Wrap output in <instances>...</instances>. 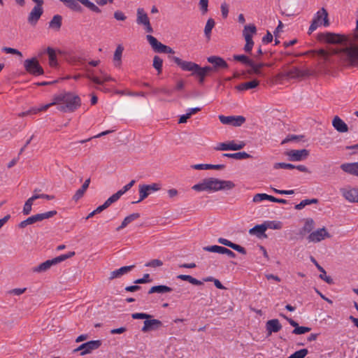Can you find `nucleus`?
I'll list each match as a JSON object with an SVG mask.
<instances>
[{"label":"nucleus","mask_w":358,"mask_h":358,"mask_svg":"<svg viewBox=\"0 0 358 358\" xmlns=\"http://www.w3.org/2000/svg\"><path fill=\"white\" fill-rule=\"evenodd\" d=\"M53 103L62 113H73L81 106L80 96L71 92H62L53 96Z\"/></svg>","instance_id":"obj_1"},{"label":"nucleus","mask_w":358,"mask_h":358,"mask_svg":"<svg viewBox=\"0 0 358 358\" xmlns=\"http://www.w3.org/2000/svg\"><path fill=\"white\" fill-rule=\"evenodd\" d=\"M235 187V184L231 180H220L216 178H207L198 184L192 186V189L197 192H217L221 190H231Z\"/></svg>","instance_id":"obj_2"},{"label":"nucleus","mask_w":358,"mask_h":358,"mask_svg":"<svg viewBox=\"0 0 358 358\" xmlns=\"http://www.w3.org/2000/svg\"><path fill=\"white\" fill-rule=\"evenodd\" d=\"M61 2L64 3L67 8L73 10V11H80L81 10V6L78 3L83 4L85 7L88 8L90 10L95 13H101V10L95 5L93 2L90 0H59Z\"/></svg>","instance_id":"obj_3"},{"label":"nucleus","mask_w":358,"mask_h":358,"mask_svg":"<svg viewBox=\"0 0 358 358\" xmlns=\"http://www.w3.org/2000/svg\"><path fill=\"white\" fill-rule=\"evenodd\" d=\"M322 19L323 20V25L327 27L329 25L328 19V13L324 8H322L319 11L317 12L314 16L310 26L308 29V34H310L314 31L320 24H322Z\"/></svg>","instance_id":"obj_4"},{"label":"nucleus","mask_w":358,"mask_h":358,"mask_svg":"<svg viewBox=\"0 0 358 358\" xmlns=\"http://www.w3.org/2000/svg\"><path fill=\"white\" fill-rule=\"evenodd\" d=\"M57 213V212L56 210H51V211H48V212H45V213H38V214L34 215L32 216L29 217L26 220L22 221L18 224V227L21 229H24L29 224H32L37 222H41L43 220L52 217L53 216L56 215Z\"/></svg>","instance_id":"obj_5"},{"label":"nucleus","mask_w":358,"mask_h":358,"mask_svg":"<svg viewBox=\"0 0 358 358\" xmlns=\"http://www.w3.org/2000/svg\"><path fill=\"white\" fill-rule=\"evenodd\" d=\"M309 75V72L308 70H300L296 67H292L289 69L284 70L280 72L277 75V78L280 80L283 79H292V78H299L302 77H305Z\"/></svg>","instance_id":"obj_6"},{"label":"nucleus","mask_w":358,"mask_h":358,"mask_svg":"<svg viewBox=\"0 0 358 358\" xmlns=\"http://www.w3.org/2000/svg\"><path fill=\"white\" fill-rule=\"evenodd\" d=\"M102 342L100 340L90 341L81 344L77 348L74 349L73 352L74 353L77 352H80V355L85 356L86 355L92 353V351L99 348Z\"/></svg>","instance_id":"obj_7"},{"label":"nucleus","mask_w":358,"mask_h":358,"mask_svg":"<svg viewBox=\"0 0 358 358\" xmlns=\"http://www.w3.org/2000/svg\"><path fill=\"white\" fill-rule=\"evenodd\" d=\"M146 38L155 52L158 53H175V51L171 48L162 44L153 36L147 35Z\"/></svg>","instance_id":"obj_8"},{"label":"nucleus","mask_w":358,"mask_h":358,"mask_svg":"<svg viewBox=\"0 0 358 358\" xmlns=\"http://www.w3.org/2000/svg\"><path fill=\"white\" fill-rule=\"evenodd\" d=\"M136 23L143 26L146 32H153L148 15L143 8H138L136 10Z\"/></svg>","instance_id":"obj_9"},{"label":"nucleus","mask_w":358,"mask_h":358,"mask_svg":"<svg viewBox=\"0 0 358 358\" xmlns=\"http://www.w3.org/2000/svg\"><path fill=\"white\" fill-rule=\"evenodd\" d=\"M25 70L30 74L34 76L43 75L44 71L38 63L36 58L27 59L24 62Z\"/></svg>","instance_id":"obj_10"},{"label":"nucleus","mask_w":358,"mask_h":358,"mask_svg":"<svg viewBox=\"0 0 358 358\" xmlns=\"http://www.w3.org/2000/svg\"><path fill=\"white\" fill-rule=\"evenodd\" d=\"M345 39L344 36L331 32L320 33L317 35V40L319 41L330 44L341 43Z\"/></svg>","instance_id":"obj_11"},{"label":"nucleus","mask_w":358,"mask_h":358,"mask_svg":"<svg viewBox=\"0 0 358 358\" xmlns=\"http://www.w3.org/2000/svg\"><path fill=\"white\" fill-rule=\"evenodd\" d=\"M74 255L75 252H69L67 254L62 255L52 259L46 260L45 262L38 264L35 268H50L51 266H55L58 263L64 262Z\"/></svg>","instance_id":"obj_12"},{"label":"nucleus","mask_w":358,"mask_h":358,"mask_svg":"<svg viewBox=\"0 0 358 358\" xmlns=\"http://www.w3.org/2000/svg\"><path fill=\"white\" fill-rule=\"evenodd\" d=\"M159 189H160V185L157 183L139 185V199L136 201H133L132 203L142 201L148 196L151 192L158 191Z\"/></svg>","instance_id":"obj_13"},{"label":"nucleus","mask_w":358,"mask_h":358,"mask_svg":"<svg viewBox=\"0 0 358 358\" xmlns=\"http://www.w3.org/2000/svg\"><path fill=\"white\" fill-rule=\"evenodd\" d=\"M310 152L306 149L291 150L287 151L285 155L288 159L292 162H299L306 159L309 156Z\"/></svg>","instance_id":"obj_14"},{"label":"nucleus","mask_w":358,"mask_h":358,"mask_svg":"<svg viewBox=\"0 0 358 358\" xmlns=\"http://www.w3.org/2000/svg\"><path fill=\"white\" fill-rule=\"evenodd\" d=\"M220 121L224 124H229L234 127H239L245 122V118L243 116H224L222 115H219Z\"/></svg>","instance_id":"obj_15"},{"label":"nucleus","mask_w":358,"mask_h":358,"mask_svg":"<svg viewBox=\"0 0 358 358\" xmlns=\"http://www.w3.org/2000/svg\"><path fill=\"white\" fill-rule=\"evenodd\" d=\"M331 236L329 234L325 227L318 229L312 231L308 236V240L310 242L318 243L327 238H331Z\"/></svg>","instance_id":"obj_16"},{"label":"nucleus","mask_w":358,"mask_h":358,"mask_svg":"<svg viewBox=\"0 0 358 358\" xmlns=\"http://www.w3.org/2000/svg\"><path fill=\"white\" fill-rule=\"evenodd\" d=\"M171 59L183 71H192V75H194L195 71H198L199 65L196 63L183 61L178 57H173Z\"/></svg>","instance_id":"obj_17"},{"label":"nucleus","mask_w":358,"mask_h":358,"mask_svg":"<svg viewBox=\"0 0 358 358\" xmlns=\"http://www.w3.org/2000/svg\"><path fill=\"white\" fill-rule=\"evenodd\" d=\"M245 145V143L243 141L236 143L234 141H231L227 143H220L214 149L215 150H239L243 149Z\"/></svg>","instance_id":"obj_18"},{"label":"nucleus","mask_w":358,"mask_h":358,"mask_svg":"<svg viewBox=\"0 0 358 358\" xmlns=\"http://www.w3.org/2000/svg\"><path fill=\"white\" fill-rule=\"evenodd\" d=\"M346 58L352 66L358 65V46H351L344 50Z\"/></svg>","instance_id":"obj_19"},{"label":"nucleus","mask_w":358,"mask_h":358,"mask_svg":"<svg viewBox=\"0 0 358 358\" xmlns=\"http://www.w3.org/2000/svg\"><path fill=\"white\" fill-rule=\"evenodd\" d=\"M207 61L213 64L214 71H217L219 69H225L229 67L228 64L226 61L218 56H210L207 58Z\"/></svg>","instance_id":"obj_20"},{"label":"nucleus","mask_w":358,"mask_h":358,"mask_svg":"<svg viewBox=\"0 0 358 358\" xmlns=\"http://www.w3.org/2000/svg\"><path fill=\"white\" fill-rule=\"evenodd\" d=\"M162 326V323L160 320L157 319H147L143 322V327L141 331L143 332H148L151 330H156Z\"/></svg>","instance_id":"obj_21"},{"label":"nucleus","mask_w":358,"mask_h":358,"mask_svg":"<svg viewBox=\"0 0 358 358\" xmlns=\"http://www.w3.org/2000/svg\"><path fill=\"white\" fill-rule=\"evenodd\" d=\"M43 13V7L34 6L28 16V22L35 25Z\"/></svg>","instance_id":"obj_22"},{"label":"nucleus","mask_w":358,"mask_h":358,"mask_svg":"<svg viewBox=\"0 0 358 358\" xmlns=\"http://www.w3.org/2000/svg\"><path fill=\"white\" fill-rule=\"evenodd\" d=\"M357 188H343L341 189L343 196L350 202L357 203Z\"/></svg>","instance_id":"obj_23"},{"label":"nucleus","mask_w":358,"mask_h":358,"mask_svg":"<svg viewBox=\"0 0 358 358\" xmlns=\"http://www.w3.org/2000/svg\"><path fill=\"white\" fill-rule=\"evenodd\" d=\"M218 243H220V244H222L225 246H227V247H229L231 248H232L233 250L243 254V255H245L246 254V250L245 248L242 247L241 245H238V244H236V243H234L232 242H231L230 241L226 239V238H218Z\"/></svg>","instance_id":"obj_24"},{"label":"nucleus","mask_w":358,"mask_h":358,"mask_svg":"<svg viewBox=\"0 0 358 358\" xmlns=\"http://www.w3.org/2000/svg\"><path fill=\"white\" fill-rule=\"evenodd\" d=\"M285 318L288 321L291 326L294 327V329L292 331V334H303L311 330V329L308 327H299L298 323L292 318H289L287 317H285Z\"/></svg>","instance_id":"obj_25"},{"label":"nucleus","mask_w":358,"mask_h":358,"mask_svg":"<svg viewBox=\"0 0 358 358\" xmlns=\"http://www.w3.org/2000/svg\"><path fill=\"white\" fill-rule=\"evenodd\" d=\"M266 327L268 334L271 335L272 333L278 332L281 329L282 325L278 319H272L267 321Z\"/></svg>","instance_id":"obj_26"},{"label":"nucleus","mask_w":358,"mask_h":358,"mask_svg":"<svg viewBox=\"0 0 358 358\" xmlns=\"http://www.w3.org/2000/svg\"><path fill=\"white\" fill-rule=\"evenodd\" d=\"M266 231V227H265L264 224H257L254 227L251 228L249 230V234L250 235H255L257 238H266L267 236L265 234V231Z\"/></svg>","instance_id":"obj_27"},{"label":"nucleus","mask_w":358,"mask_h":358,"mask_svg":"<svg viewBox=\"0 0 358 358\" xmlns=\"http://www.w3.org/2000/svg\"><path fill=\"white\" fill-rule=\"evenodd\" d=\"M257 31L256 27L254 24L245 25L243 31V35L246 43H254L252 41V34Z\"/></svg>","instance_id":"obj_28"},{"label":"nucleus","mask_w":358,"mask_h":358,"mask_svg":"<svg viewBox=\"0 0 358 358\" xmlns=\"http://www.w3.org/2000/svg\"><path fill=\"white\" fill-rule=\"evenodd\" d=\"M341 169L345 173L358 176V162L343 164Z\"/></svg>","instance_id":"obj_29"},{"label":"nucleus","mask_w":358,"mask_h":358,"mask_svg":"<svg viewBox=\"0 0 358 358\" xmlns=\"http://www.w3.org/2000/svg\"><path fill=\"white\" fill-rule=\"evenodd\" d=\"M332 125L336 131L345 133L348 131V125L338 116H335L332 120Z\"/></svg>","instance_id":"obj_30"},{"label":"nucleus","mask_w":358,"mask_h":358,"mask_svg":"<svg viewBox=\"0 0 358 358\" xmlns=\"http://www.w3.org/2000/svg\"><path fill=\"white\" fill-rule=\"evenodd\" d=\"M259 85V81L257 79H253L250 81L242 83L237 85L236 88L238 91H245L256 88Z\"/></svg>","instance_id":"obj_31"},{"label":"nucleus","mask_w":358,"mask_h":358,"mask_svg":"<svg viewBox=\"0 0 358 358\" xmlns=\"http://www.w3.org/2000/svg\"><path fill=\"white\" fill-rule=\"evenodd\" d=\"M192 169L196 170H207V169H215L222 170L224 169L225 165L224 164H198L191 166Z\"/></svg>","instance_id":"obj_32"},{"label":"nucleus","mask_w":358,"mask_h":358,"mask_svg":"<svg viewBox=\"0 0 358 358\" xmlns=\"http://www.w3.org/2000/svg\"><path fill=\"white\" fill-rule=\"evenodd\" d=\"M315 227V222L312 218L305 220V224L300 231V234H310Z\"/></svg>","instance_id":"obj_33"},{"label":"nucleus","mask_w":358,"mask_h":358,"mask_svg":"<svg viewBox=\"0 0 358 358\" xmlns=\"http://www.w3.org/2000/svg\"><path fill=\"white\" fill-rule=\"evenodd\" d=\"M62 24V17L60 15H55L49 22V27L55 31H59Z\"/></svg>","instance_id":"obj_34"},{"label":"nucleus","mask_w":358,"mask_h":358,"mask_svg":"<svg viewBox=\"0 0 358 358\" xmlns=\"http://www.w3.org/2000/svg\"><path fill=\"white\" fill-rule=\"evenodd\" d=\"M248 66H250V69H248L246 71L248 74L256 75L259 77L262 78L266 76V74L264 71L259 69L258 68L256 67V66L255 65V62L253 60L251 62V64H250Z\"/></svg>","instance_id":"obj_35"},{"label":"nucleus","mask_w":358,"mask_h":358,"mask_svg":"<svg viewBox=\"0 0 358 358\" xmlns=\"http://www.w3.org/2000/svg\"><path fill=\"white\" fill-rule=\"evenodd\" d=\"M171 291H172L171 287H168L166 285H156V286L152 287L149 289L148 294H151L153 293L164 294V293H167V292H171Z\"/></svg>","instance_id":"obj_36"},{"label":"nucleus","mask_w":358,"mask_h":358,"mask_svg":"<svg viewBox=\"0 0 358 358\" xmlns=\"http://www.w3.org/2000/svg\"><path fill=\"white\" fill-rule=\"evenodd\" d=\"M124 50V47L122 45H118L114 52L113 60L115 66H120L122 64V55Z\"/></svg>","instance_id":"obj_37"},{"label":"nucleus","mask_w":358,"mask_h":358,"mask_svg":"<svg viewBox=\"0 0 358 358\" xmlns=\"http://www.w3.org/2000/svg\"><path fill=\"white\" fill-rule=\"evenodd\" d=\"M222 157H228V158H233L236 159H248L251 158L252 156L249 154H248L245 152H239L236 153H224L222 154Z\"/></svg>","instance_id":"obj_38"},{"label":"nucleus","mask_w":358,"mask_h":358,"mask_svg":"<svg viewBox=\"0 0 358 358\" xmlns=\"http://www.w3.org/2000/svg\"><path fill=\"white\" fill-rule=\"evenodd\" d=\"M138 217H140V214L138 213H132L128 216H127L124 220L122 221V224L120 226H119L117 228V231H120L122 229H124V227H126L130 222H131L132 221L138 219Z\"/></svg>","instance_id":"obj_39"},{"label":"nucleus","mask_w":358,"mask_h":358,"mask_svg":"<svg viewBox=\"0 0 358 358\" xmlns=\"http://www.w3.org/2000/svg\"><path fill=\"white\" fill-rule=\"evenodd\" d=\"M135 182H136V181L134 180H132L127 185H124L122 189H120L116 193L113 194L112 196L117 201L121 197L122 195H123L126 192H127L132 187V186L134 185Z\"/></svg>","instance_id":"obj_40"},{"label":"nucleus","mask_w":358,"mask_h":358,"mask_svg":"<svg viewBox=\"0 0 358 358\" xmlns=\"http://www.w3.org/2000/svg\"><path fill=\"white\" fill-rule=\"evenodd\" d=\"M49 57V64L52 67H55L57 65V56L55 51L50 47H48L46 50Z\"/></svg>","instance_id":"obj_41"},{"label":"nucleus","mask_w":358,"mask_h":358,"mask_svg":"<svg viewBox=\"0 0 358 358\" xmlns=\"http://www.w3.org/2000/svg\"><path fill=\"white\" fill-rule=\"evenodd\" d=\"M215 22L213 18H209L207 20V22L204 28V34L208 39H210V38L211 31L213 28L215 27Z\"/></svg>","instance_id":"obj_42"},{"label":"nucleus","mask_w":358,"mask_h":358,"mask_svg":"<svg viewBox=\"0 0 358 358\" xmlns=\"http://www.w3.org/2000/svg\"><path fill=\"white\" fill-rule=\"evenodd\" d=\"M116 201L115 199L111 196H110L104 203L103 204L98 206L95 210V213L96 214L101 213L105 209L108 208L112 203H115Z\"/></svg>","instance_id":"obj_43"},{"label":"nucleus","mask_w":358,"mask_h":358,"mask_svg":"<svg viewBox=\"0 0 358 358\" xmlns=\"http://www.w3.org/2000/svg\"><path fill=\"white\" fill-rule=\"evenodd\" d=\"M178 278L181 279L182 280L188 281L189 282L195 285H201L203 284V282L198 280L197 279L189 275H178Z\"/></svg>","instance_id":"obj_44"},{"label":"nucleus","mask_w":358,"mask_h":358,"mask_svg":"<svg viewBox=\"0 0 358 358\" xmlns=\"http://www.w3.org/2000/svg\"><path fill=\"white\" fill-rule=\"evenodd\" d=\"M233 59L234 60L240 62L248 66H249L250 64H251V62L252 61L251 59H250L248 56L245 55H234L233 56Z\"/></svg>","instance_id":"obj_45"},{"label":"nucleus","mask_w":358,"mask_h":358,"mask_svg":"<svg viewBox=\"0 0 358 358\" xmlns=\"http://www.w3.org/2000/svg\"><path fill=\"white\" fill-rule=\"evenodd\" d=\"M318 199H304L301 201L299 204L295 206V209L301 210L307 205H310L313 203H317Z\"/></svg>","instance_id":"obj_46"},{"label":"nucleus","mask_w":358,"mask_h":358,"mask_svg":"<svg viewBox=\"0 0 358 358\" xmlns=\"http://www.w3.org/2000/svg\"><path fill=\"white\" fill-rule=\"evenodd\" d=\"M264 224L266 227V229H280L282 227V224L280 221H266Z\"/></svg>","instance_id":"obj_47"},{"label":"nucleus","mask_w":358,"mask_h":358,"mask_svg":"<svg viewBox=\"0 0 358 358\" xmlns=\"http://www.w3.org/2000/svg\"><path fill=\"white\" fill-rule=\"evenodd\" d=\"M163 60L159 56H155L153 58V67L157 71L158 74L162 71Z\"/></svg>","instance_id":"obj_48"},{"label":"nucleus","mask_w":358,"mask_h":358,"mask_svg":"<svg viewBox=\"0 0 358 358\" xmlns=\"http://www.w3.org/2000/svg\"><path fill=\"white\" fill-rule=\"evenodd\" d=\"M303 138H304V136H303V135L289 134L282 141V144H285L289 141H299Z\"/></svg>","instance_id":"obj_49"},{"label":"nucleus","mask_w":358,"mask_h":358,"mask_svg":"<svg viewBox=\"0 0 358 358\" xmlns=\"http://www.w3.org/2000/svg\"><path fill=\"white\" fill-rule=\"evenodd\" d=\"M87 78L89 79H90L92 82H94V83L98 84V85H101L103 82H107V81H110V80H113V78L110 76H104L103 78V80H101L97 77L91 76H87Z\"/></svg>","instance_id":"obj_50"},{"label":"nucleus","mask_w":358,"mask_h":358,"mask_svg":"<svg viewBox=\"0 0 358 358\" xmlns=\"http://www.w3.org/2000/svg\"><path fill=\"white\" fill-rule=\"evenodd\" d=\"M308 353V351L307 349L303 348L301 350H299L294 353L292 354L289 357L287 358H304Z\"/></svg>","instance_id":"obj_51"},{"label":"nucleus","mask_w":358,"mask_h":358,"mask_svg":"<svg viewBox=\"0 0 358 358\" xmlns=\"http://www.w3.org/2000/svg\"><path fill=\"white\" fill-rule=\"evenodd\" d=\"M321 273L319 275V278L325 281L329 285L334 283L333 278L327 274L326 270H320Z\"/></svg>","instance_id":"obj_52"},{"label":"nucleus","mask_w":358,"mask_h":358,"mask_svg":"<svg viewBox=\"0 0 358 358\" xmlns=\"http://www.w3.org/2000/svg\"><path fill=\"white\" fill-rule=\"evenodd\" d=\"M152 93L155 94H159V93H162V94H164L170 96V95L172 94L173 90H170V89H168V88H166L165 87H157V88L153 89Z\"/></svg>","instance_id":"obj_53"},{"label":"nucleus","mask_w":358,"mask_h":358,"mask_svg":"<svg viewBox=\"0 0 358 358\" xmlns=\"http://www.w3.org/2000/svg\"><path fill=\"white\" fill-rule=\"evenodd\" d=\"M273 168L275 169H295V165L292 164L285 163V162H278V163H275L274 164Z\"/></svg>","instance_id":"obj_54"},{"label":"nucleus","mask_w":358,"mask_h":358,"mask_svg":"<svg viewBox=\"0 0 358 358\" xmlns=\"http://www.w3.org/2000/svg\"><path fill=\"white\" fill-rule=\"evenodd\" d=\"M203 250L206 252H216V253H221V251L222 250V246L219 245H210V246H206L203 248Z\"/></svg>","instance_id":"obj_55"},{"label":"nucleus","mask_w":358,"mask_h":358,"mask_svg":"<svg viewBox=\"0 0 358 358\" xmlns=\"http://www.w3.org/2000/svg\"><path fill=\"white\" fill-rule=\"evenodd\" d=\"M163 265V262L159 259H152L147 263H145L143 266L145 267H159Z\"/></svg>","instance_id":"obj_56"},{"label":"nucleus","mask_w":358,"mask_h":358,"mask_svg":"<svg viewBox=\"0 0 358 358\" xmlns=\"http://www.w3.org/2000/svg\"><path fill=\"white\" fill-rule=\"evenodd\" d=\"M129 270H115L110 273L109 276L110 280L115 279L116 278H120L126 273Z\"/></svg>","instance_id":"obj_57"},{"label":"nucleus","mask_w":358,"mask_h":358,"mask_svg":"<svg viewBox=\"0 0 358 358\" xmlns=\"http://www.w3.org/2000/svg\"><path fill=\"white\" fill-rule=\"evenodd\" d=\"M120 95H128V96H144L145 94L143 92H132L129 91L118 90L116 92Z\"/></svg>","instance_id":"obj_58"},{"label":"nucleus","mask_w":358,"mask_h":358,"mask_svg":"<svg viewBox=\"0 0 358 358\" xmlns=\"http://www.w3.org/2000/svg\"><path fill=\"white\" fill-rule=\"evenodd\" d=\"M2 51L6 52V53H8V54H13V55H18L20 57H22V52L20 51H19L18 50L15 49V48H8V47H3L2 48Z\"/></svg>","instance_id":"obj_59"},{"label":"nucleus","mask_w":358,"mask_h":358,"mask_svg":"<svg viewBox=\"0 0 358 358\" xmlns=\"http://www.w3.org/2000/svg\"><path fill=\"white\" fill-rule=\"evenodd\" d=\"M131 317L133 319L137 320V319H150L152 317L151 315L143 313H133L131 315Z\"/></svg>","instance_id":"obj_60"},{"label":"nucleus","mask_w":358,"mask_h":358,"mask_svg":"<svg viewBox=\"0 0 358 358\" xmlns=\"http://www.w3.org/2000/svg\"><path fill=\"white\" fill-rule=\"evenodd\" d=\"M152 281V279L150 278V275L148 273L144 274L142 278L137 279L134 280L135 284H142L145 282H150Z\"/></svg>","instance_id":"obj_61"},{"label":"nucleus","mask_w":358,"mask_h":358,"mask_svg":"<svg viewBox=\"0 0 358 358\" xmlns=\"http://www.w3.org/2000/svg\"><path fill=\"white\" fill-rule=\"evenodd\" d=\"M114 18L118 21H124L127 19V16L121 10H116L114 13Z\"/></svg>","instance_id":"obj_62"},{"label":"nucleus","mask_w":358,"mask_h":358,"mask_svg":"<svg viewBox=\"0 0 358 358\" xmlns=\"http://www.w3.org/2000/svg\"><path fill=\"white\" fill-rule=\"evenodd\" d=\"M267 198V194L262 193V194H256L252 199V201L255 203H259L263 200H266Z\"/></svg>","instance_id":"obj_63"},{"label":"nucleus","mask_w":358,"mask_h":358,"mask_svg":"<svg viewBox=\"0 0 358 358\" xmlns=\"http://www.w3.org/2000/svg\"><path fill=\"white\" fill-rule=\"evenodd\" d=\"M85 192L83 191L80 188H79L73 196V200L75 201H78L79 199H80L83 195L85 194Z\"/></svg>","instance_id":"obj_64"}]
</instances>
